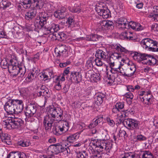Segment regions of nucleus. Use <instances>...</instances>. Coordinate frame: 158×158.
<instances>
[{
    "label": "nucleus",
    "mask_w": 158,
    "mask_h": 158,
    "mask_svg": "<svg viewBox=\"0 0 158 158\" xmlns=\"http://www.w3.org/2000/svg\"><path fill=\"white\" fill-rule=\"evenodd\" d=\"M61 123V125L54 127L52 129L53 133L57 136L60 135L68 131L69 127V122L66 120L62 121Z\"/></svg>",
    "instance_id": "nucleus-4"
},
{
    "label": "nucleus",
    "mask_w": 158,
    "mask_h": 158,
    "mask_svg": "<svg viewBox=\"0 0 158 158\" xmlns=\"http://www.w3.org/2000/svg\"><path fill=\"white\" fill-rule=\"evenodd\" d=\"M110 57L114 60L118 59V60L121 58V54L117 52H114L111 54Z\"/></svg>",
    "instance_id": "nucleus-44"
},
{
    "label": "nucleus",
    "mask_w": 158,
    "mask_h": 158,
    "mask_svg": "<svg viewBox=\"0 0 158 158\" xmlns=\"http://www.w3.org/2000/svg\"><path fill=\"white\" fill-rule=\"evenodd\" d=\"M39 1L38 0H35V1L32 2V4H34L33 5H34V8L36 9H39L40 8V5Z\"/></svg>",
    "instance_id": "nucleus-63"
},
{
    "label": "nucleus",
    "mask_w": 158,
    "mask_h": 158,
    "mask_svg": "<svg viewBox=\"0 0 158 158\" xmlns=\"http://www.w3.org/2000/svg\"><path fill=\"white\" fill-rule=\"evenodd\" d=\"M37 95L38 97L41 96H45V98L46 97L47 98L50 97V94L49 92L48 89H45L43 90H40L38 92Z\"/></svg>",
    "instance_id": "nucleus-28"
},
{
    "label": "nucleus",
    "mask_w": 158,
    "mask_h": 158,
    "mask_svg": "<svg viewBox=\"0 0 158 158\" xmlns=\"http://www.w3.org/2000/svg\"><path fill=\"white\" fill-rule=\"evenodd\" d=\"M68 22L69 25V27H70L72 29L74 26V20L72 17H69L68 18L67 22Z\"/></svg>",
    "instance_id": "nucleus-47"
},
{
    "label": "nucleus",
    "mask_w": 158,
    "mask_h": 158,
    "mask_svg": "<svg viewBox=\"0 0 158 158\" xmlns=\"http://www.w3.org/2000/svg\"><path fill=\"white\" fill-rule=\"evenodd\" d=\"M10 5L11 3L9 1H3L2 2V5L0 4V9H2L3 10H6Z\"/></svg>",
    "instance_id": "nucleus-40"
},
{
    "label": "nucleus",
    "mask_w": 158,
    "mask_h": 158,
    "mask_svg": "<svg viewBox=\"0 0 158 158\" xmlns=\"http://www.w3.org/2000/svg\"><path fill=\"white\" fill-rule=\"evenodd\" d=\"M106 119L107 123L111 127L114 126L115 122L113 120L111 119L109 117H107Z\"/></svg>",
    "instance_id": "nucleus-56"
},
{
    "label": "nucleus",
    "mask_w": 158,
    "mask_h": 158,
    "mask_svg": "<svg viewBox=\"0 0 158 158\" xmlns=\"http://www.w3.org/2000/svg\"><path fill=\"white\" fill-rule=\"evenodd\" d=\"M114 49L118 52H124L126 53H127L128 52V51L125 48L123 47L119 44H118V45H115L114 46Z\"/></svg>",
    "instance_id": "nucleus-33"
},
{
    "label": "nucleus",
    "mask_w": 158,
    "mask_h": 158,
    "mask_svg": "<svg viewBox=\"0 0 158 158\" xmlns=\"http://www.w3.org/2000/svg\"><path fill=\"white\" fill-rule=\"evenodd\" d=\"M26 69L25 66H19V73H20V77L21 78H25V74L26 72Z\"/></svg>",
    "instance_id": "nucleus-38"
},
{
    "label": "nucleus",
    "mask_w": 158,
    "mask_h": 158,
    "mask_svg": "<svg viewBox=\"0 0 158 158\" xmlns=\"http://www.w3.org/2000/svg\"><path fill=\"white\" fill-rule=\"evenodd\" d=\"M69 10L72 12L79 13L80 12L81 9L79 6L77 7L75 6L73 8H70Z\"/></svg>",
    "instance_id": "nucleus-50"
},
{
    "label": "nucleus",
    "mask_w": 158,
    "mask_h": 158,
    "mask_svg": "<svg viewBox=\"0 0 158 158\" xmlns=\"http://www.w3.org/2000/svg\"><path fill=\"white\" fill-rule=\"evenodd\" d=\"M145 95L144 96L145 99H152L153 96L151 94V91L146 92Z\"/></svg>",
    "instance_id": "nucleus-53"
},
{
    "label": "nucleus",
    "mask_w": 158,
    "mask_h": 158,
    "mask_svg": "<svg viewBox=\"0 0 158 158\" xmlns=\"http://www.w3.org/2000/svg\"><path fill=\"white\" fill-rule=\"evenodd\" d=\"M96 123L94 121L91 122L87 126V128L89 129H92L91 130L92 134L93 135L97 134L99 133L96 128H95L97 126Z\"/></svg>",
    "instance_id": "nucleus-24"
},
{
    "label": "nucleus",
    "mask_w": 158,
    "mask_h": 158,
    "mask_svg": "<svg viewBox=\"0 0 158 158\" xmlns=\"http://www.w3.org/2000/svg\"><path fill=\"white\" fill-rule=\"evenodd\" d=\"M103 60L102 59L97 58H96L94 60L96 65L99 67L103 65L104 63L102 61Z\"/></svg>",
    "instance_id": "nucleus-49"
},
{
    "label": "nucleus",
    "mask_w": 158,
    "mask_h": 158,
    "mask_svg": "<svg viewBox=\"0 0 158 158\" xmlns=\"http://www.w3.org/2000/svg\"><path fill=\"white\" fill-rule=\"evenodd\" d=\"M115 106L116 108H117L120 111L122 112L123 111V109H124V103L123 102H118L116 103Z\"/></svg>",
    "instance_id": "nucleus-41"
},
{
    "label": "nucleus",
    "mask_w": 158,
    "mask_h": 158,
    "mask_svg": "<svg viewBox=\"0 0 158 158\" xmlns=\"http://www.w3.org/2000/svg\"><path fill=\"white\" fill-rule=\"evenodd\" d=\"M61 82H60V80H59V81H56L54 86L56 90H59L61 89Z\"/></svg>",
    "instance_id": "nucleus-57"
},
{
    "label": "nucleus",
    "mask_w": 158,
    "mask_h": 158,
    "mask_svg": "<svg viewBox=\"0 0 158 158\" xmlns=\"http://www.w3.org/2000/svg\"><path fill=\"white\" fill-rule=\"evenodd\" d=\"M86 65L88 69L92 68L93 67L92 60H88L86 62Z\"/></svg>",
    "instance_id": "nucleus-61"
},
{
    "label": "nucleus",
    "mask_w": 158,
    "mask_h": 158,
    "mask_svg": "<svg viewBox=\"0 0 158 158\" xmlns=\"http://www.w3.org/2000/svg\"><path fill=\"white\" fill-rule=\"evenodd\" d=\"M0 137L2 142L7 139H10L9 135L6 133H3L2 131L0 130Z\"/></svg>",
    "instance_id": "nucleus-43"
},
{
    "label": "nucleus",
    "mask_w": 158,
    "mask_h": 158,
    "mask_svg": "<svg viewBox=\"0 0 158 158\" xmlns=\"http://www.w3.org/2000/svg\"><path fill=\"white\" fill-rule=\"evenodd\" d=\"M51 38H54V36L56 39H60L64 40L67 38V35L63 32L58 33L56 31L54 32V33L50 34Z\"/></svg>",
    "instance_id": "nucleus-21"
},
{
    "label": "nucleus",
    "mask_w": 158,
    "mask_h": 158,
    "mask_svg": "<svg viewBox=\"0 0 158 158\" xmlns=\"http://www.w3.org/2000/svg\"><path fill=\"white\" fill-rule=\"evenodd\" d=\"M70 85L68 84H65L62 89V92L64 94H66L69 91Z\"/></svg>",
    "instance_id": "nucleus-51"
},
{
    "label": "nucleus",
    "mask_w": 158,
    "mask_h": 158,
    "mask_svg": "<svg viewBox=\"0 0 158 158\" xmlns=\"http://www.w3.org/2000/svg\"><path fill=\"white\" fill-rule=\"evenodd\" d=\"M127 29H129L131 28L133 30H143L144 29L142 26L139 23L131 21L127 23Z\"/></svg>",
    "instance_id": "nucleus-19"
},
{
    "label": "nucleus",
    "mask_w": 158,
    "mask_h": 158,
    "mask_svg": "<svg viewBox=\"0 0 158 158\" xmlns=\"http://www.w3.org/2000/svg\"><path fill=\"white\" fill-rule=\"evenodd\" d=\"M19 92L20 93V94L22 95V96H26L27 95V92L26 89L24 88H23L19 90Z\"/></svg>",
    "instance_id": "nucleus-60"
},
{
    "label": "nucleus",
    "mask_w": 158,
    "mask_h": 158,
    "mask_svg": "<svg viewBox=\"0 0 158 158\" xmlns=\"http://www.w3.org/2000/svg\"><path fill=\"white\" fill-rule=\"evenodd\" d=\"M81 132H78L74 134H70L69 135L66 136V139L65 141L67 145H69V143L77 140L80 137Z\"/></svg>",
    "instance_id": "nucleus-14"
},
{
    "label": "nucleus",
    "mask_w": 158,
    "mask_h": 158,
    "mask_svg": "<svg viewBox=\"0 0 158 158\" xmlns=\"http://www.w3.org/2000/svg\"><path fill=\"white\" fill-rule=\"evenodd\" d=\"M70 79L72 81L77 83L80 82L82 80V77L79 72H72L70 75Z\"/></svg>",
    "instance_id": "nucleus-18"
},
{
    "label": "nucleus",
    "mask_w": 158,
    "mask_h": 158,
    "mask_svg": "<svg viewBox=\"0 0 158 158\" xmlns=\"http://www.w3.org/2000/svg\"><path fill=\"white\" fill-rule=\"evenodd\" d=\"M23 123L21 119H13L11 117H8L7 119L3 121V124L6 125L8 129L18 128L20 127Z\"/></svg>",
    "instance_id": "nucleus-3"
},
{
    "label": "nucleus",
    "mask_w": 158,
    "mask_h": 158,
    "mask_svg": "<svg viewBox=\"0 0 158 158\" xmlns=\"http://www.w3.org/2000/svg\"><path fill=\"white\" fill-rule=\"evenodd\" d=\"M37 105L34 103H30L28 105L25 112L27 116L31 117L35 113L37 109Z\"/></svg>",
    "instance_id": "nucleus-10"
},
{
    "label": "nucleus",
    "mask_w": 158,
    "mask_h": 158,
    "mask_svg": "<svg viewBox=\"0 0 158 158\" xmlns=\"http://www.w3.org/2000/svg\"><path fill=\"white\" fill-rule=\"evenodd\" d=\"M139 158H153V156L149 151H145L140 153Z\"/></svg>",
    "instance_id": "nucleus-26"
},
{
    "label": "nucleus",
    "mask_w": 158,
    "mask_h": 158,
    "mask_svg": "<svg viewBox=\"0 0 158 158\" xmlns=\"http://www.w3.org/2000/svg\"><path fill=\"white\" fill-rule=\"evenodd\" d=\"M155 42V41L152 39L149 38H146L142 40L140 43L142 45L145 46L146 49L148 48V50L152 51L153 48L152 47L154 46Z\"/></svg>",
    "instance_id": "nucleus-13"
},
{
    "label": "nucleus",
    "mask_w": 158,
    "mask_h": 158,
    "mask_svg": "<svg viewBox=\"0 0 158 158\" xmlns=\"http://www.w3.org/2000/svg\"><path fill=\"white\" fill-rule=\"evenodd\" d=\"M153 46L154 47H153L152 51L158 52V43L157 42L155 41Z\"/></svg>",
    "instance_id": "nucleus-64"
},
{
    "label": "nucleus",
    "mask_w": 158,
    "mask_h": 158,
    "mask_svg": "<svg viewBox=\"0 0 158 158\" xmlns=\"http://www.w3.org/2000/svg\"><path fill=\"white\" fill-rule=\"evenodd\" d=\"M96 10L100 16H102L104 19L108 18L110 15V13L109 10L106 7H100L99 6L96 8Z\"/></svg>",
    "instance_id": "nucleus-9"
},
{
    "label": "nucleus",
    "mask_w": 158,
    "mask_h": 158,
    "mask_svg": "<svg viewBox=\"0 0 158 158\" xmlns=\"http://www.w3.org/2000/svg\"><path fill=\"white\" fill-rule=\"evenodd\" d=\"M91 76V79L95 82H97L98 81H99L100 80V74L99 73H93Z\"/></svg>",
    "instance_id": "nucleus-45"
},
{
    "label": "nucleus",
    "mask_w": 158,
    "mask_h": 158,
    "mask_svg": "<svg viewBox=\"0 0 158 158\" xmlns=\"http://www.w3.org/2000/svg\"><path fill=\"white\" fill-rule=\"evenodd\" d=\"M10 98L8 99L9 100L7 101L4 106V108L7 114H16V111L14 104H13V101Z\"/></svg>",
    "instance_id": "nucleus-8"
},
{
    "label": "nucleus",
    "mask_w": 158,
    "mask_h": 158,
    "mask_svg": "<svg viewBox=\"0 0 158 158\" xmlns=\"http://www.w3.org/2000/svg\"><path fill=\"white\" fill-rule=\"evenodd\" d=\"M122 70H123V69H122L121 70L120 67L118 70L119 71H118V72L120 73L119 74L120 75H122L123 77H129L131 76V75L130 74H126V72H125L123 71Z\"/></svg>",
    "instance_id": "nucleus-55"
},
{
    "label": "nucleus",
    "mask_w": 158,
    "mask_h": 158,
    "mask_svg": "<svg viewBox=\"0 0 158 158\" xmlns=\"http://www.w3.org/2000/svg\"><path fill=\"white\" fill-rule=\"evenodd\" d=\"M150 55L146 54L145 53H141L140 57V61L143 60H147V58H149Z\"/></svg>",
    "instance_id": "nucleus-58"
},
{
    "label": "nucleus",
    "mask_w": 158,
    "mask_h": 158,
    "mask_svg": "<svg viewBox=\"0 0 158 158\" xmlns=\"http://www.w3.org/2000/svg\"><path fill=\"white\" fill-rule=\"evenodd\" d=\"M35 0H21V2L23 3L24 8L27 9L30 8L32 4V2Z\"/></svg>",
    "instance_id": "nucleus-30"
},
{
    "label": "nucleus",
    "mask_w": 158,
    "mask_h": 158,
    "mask_svg": "<svg viewBox=\"0 0 158 158\" xmlns=\"http://www.w3.org/2000/svg\"><path fill=\"white\" fill-rule=\"evenodd\" d=\"M0 66L2 68L4 69L8 68V69L9 65L10 64V62L9 64L8 63L7 60L6 59L2 60L0 62Z\"/></svg>",
    "instance_id": "nucleus-35"
},
{
    "label": "nucleus",
    "mask_w": 158,
    "mask_h": 158,
    "mask_svg": "<svg viewBox=\"0 0 158 158\" xmlns=\"http://www.w3.org/2000/svg\"><path fill=\"white\" fill-rule=\"evenodd\" d=\"M125 127L131 130H138L139 129L140 123L139 121L135 119L127 118L126 119Z\"/></svg>",
    "instance_id": "nucleus-6"
},
{
    "label": "nucleus",
    "mask_w": 158,
    "mask_h": 158,
    "mask_svg": "<svg viewBox=\"0 0 158 158\" xmlns=\"http://www.w3.org/2000/svg\"><path fill=\"white\" fill-rule=\"evenodd\" d=\"M153 14L150 15V17H152L155 21H158V6H153Z\"/></svg>",
    "instance_id": "nucleus-32"
},
{
    "label": "nucleus",
    "mask_w": 158,
    "mask_h": 158,
    "mask_svg": "<svg viewBox=\"0 0 158 158\" xmlns=\"http://www.w3.org/2000/svg\"><path fill=\"white\" fill-rule=\"evenodd\" d=\"M96 139L91 140L90 144H92L94 146H96V148H99L98 152H102L106 151V152H110V151L112 148V144L106 140L105 139H98L97 141L94 142Z\"/></svg>",
    "instance_id": "nucleus-2"
},
{
    "label": "nucleus",
    "mask_w": 158,
    "mask_h": 158,
    "mask_svg": "<svg viewBox=\"0 0 158 158\" xmlns=\"http://www.w3.org/2000/svg\"><path fill=\"white\" fill-rule=\"evenodd\" d=\"M127 23L128 22L127 21L126 19L124 18H121L118 19L117 22L116 23V26L117 28L125 29L127 28Z\"/></svg>",
    "instance_id": "nucleus-15"
},
{
    "label": "nucleus",
    "mask_w": 158,
    "mask_h": 158,
    "mask_svg": "<svg viewBox=\"0 0 158 158\" xmlns=\"http://www.w3.org/2000/svg\"><path fill=\"white\" fill-rule=\"evenodd\" d=\"M48 150L55 154H57L64 151V148L59 143L51 145L48 147Z\"/></svg>",
    "instance_id": "nucleus-11"
},
{
    "label": "nucleus",
    "mask_w": 158,
    "mask_h": 158,
    "mask_svg": "<svg viewBox=\"0 0 158 158\" xmlns=\"http://www.w3.org/2000/svg\"><path fill=\"white\" fill-rule=\"evenodd\" d=\"M136 71V68L134 65H131V67L128 68L126 70V74H129L131 75V76L128 77H130L133 76Z\"/></svg>",
    "instance_id": "nucleus-34"
},
{
    "label": "nucleus",
    "mask_w": 158,
    "mask_h": 158,
    "mask_svg": "<svg viewBox=\"0 0 158 158\" xmlns=\"http://www.w3.org/2000/svg\"><path fill=\"white\" fill-rule=\"evenodd\" d=\"M97 35L95 34H91L89 36V40L91 41H95L97 39Z\"/></svg>",
    "instance_id": "nucleus-59"
},
{
    "label": "nucleus",
    "mask_w": 158,
    "mask_h": 158,
    "mask_svg": "<svg viewBox=\"0 0 158 158\" xmlns=\"http://www.w3.org/2000/svg\"><path fill=\"white\" fill-rule=\"evenodd\" d=\"M14 158H27L26 154L23 152H17L14 154Z\"/></svg>",
    "instance_id": "nucleus-37"
},
{
    "label": "nucleus",
    "mask_w": 158,
    "mask_h": 158,
    "mask_svg": "<svg viewBox=\"0 0 158 158\" xmlns=\"http://www.w3.org/2000/svg\"><path fill=\"white\" fill-rule=\"evenodd\" d=\"M10 61V64L9 67L8 71L11 76L15 77L19 74V66L15 60L11 59Z\"/></svg>",
    "instance_id": "nucleus-5"
},
{
    "label": "nucleus",
    "mask_w": 158,
    "mask_h": 158,
    "mask_svg": "<svg viewBox=\"0 0 158 158\" xmlns=\"http://www.w3.org/2000/svg\"><path fill=\"white\" fill-rule=\"evenodd\" d=\"M133 54V57L135 60L138 61H140L141 53L134 52Z\"/></svg>",
    "instance_id": "nucleus-46"
},
{
    "label": "nucleus",
    "mask_w": 158,
    "mask_h": 158,
    "mask_svg": "<svg viewBox=\"0 0 158 158\" xmlns=\"http://www.w3.org/2000/svg\"><path fill=\"white\" fill-rule=\"evenodd\" d=\"M66 10V9L64 8L61 10L56 11L54 13V15L56 18L59 19L64 18L67 14Z\"/></svg>",
    "instance_id": "nucleus-16"
},
{
    "label": "nucleus",
    "mask_w": 158,
    "mask_h": 158,
    "mask_svg": "<svg viewBox=\"0 0 158 158\" xmlns=\"http://www.w3.org/2000/svg\"><path fill=\"white\" fill-rule=\"evenodd\" d=\"M117 121L119 124L123 123L125 127V126L126 123H125V122H126V119H123V118L118 117Z\"/></svg>",
    "instance_id": "nucleus-62"
},
{
    "label": "nucleus",
    "mask_w": 158,
    "mask_h": 158,
    "mask_svg": "<svg viewBox=\"0 0 158 158\" xmlns=\"http://www.w3.org/2000/svg\"><path fill=\"white\" fill-rule=\"evenodd\" d=\"M78 158H89L87 153L85 151H84L82 152H80L77 154V156Z\"/></svg>",
    "instance_id": "nucleus-42"
},
{
    "label": "nucleus",
    "mask_w": 158,
    "mask_h": 158,
    "mask_svg": "<svg viewBox=\"0 0 158 158\" xmlns=\"http://www.w3.org/2000/svg\"><path fill=\"white\" fill-rule=\"evenodd\" d=\"M12 100L16 111V114H18L22 112L23 109V102L22 100L18 99H12Z\"/></svg>",
    "instance_id": "nucleus-12"
},
{
    "label": "nucleus",
    "mask_w": 158,
    "mask_h": 158,
    "mask_svg": "<svg viewBox=\"0 0 158 158\" xmlns=\"http://www.w3.org/2000/svg\"><path fill=\"white\" fill-rule=\"evenodd\" d=\"M147 64L151 65H158V58L156 59L150 55L148 58V61L147 62Z\"/></svg>",
    "instance_id": "nucleus-29"
},
{
    "label": "nucleus",
    "mask_w": 158,
    "mask_h": 158,
    "mask_svg": "<svg viewBox=\"0 0 158 158\" xmlns=\"http://www.w3.org/2000/svg\"><path fill=\"white\" fill-rule=\"evenodd\" d=\"M103 25H104L105 27L108 28L109 29H113L114 28L113 23L111 21H104L103 22Z\"/></svg>",
    "instance_id": "nucleus-39"
},
{
    "label": "nucleus",
    "mask_w": 158,
    "mask_h": 158,
    "mask_svg": "<svg viewBox=\"0 0 158 158\" xmlns=\"http://www.w3.org/2000/svg\"><path fill=\"white\" fill-rule=\"evenodd\" d=\"M105 97V95L102 93L99 94L95 98V102L98 106L100 105L103 102V99Z\"/></svg>",
    "instance_id": "nucleus-25"
},
{
    "label": "nucleus",
    "mask_w": 158,
    "mask_h": 158,
    "mask_svg": "<svg viewBox=\"0 0 158 158\" xmlns=\"http://www.w3.org/2000/svg\"><path fill=\"white\" fill-rule=\"evenodd\" d=\"M61 28H62L61 27H60L59 24L53 23L51 25L50 30H60Z\"/></svg>",
    "instance_id": "nucleus-54"
},
{
    "label": "nucleus",
    "mask_w": 158,
    "mask_h": 158,
    "mask_svg": "<svg viewBox=\"0 0 158 158\" xmlns=\"http://www.w3.org/2000/svg\"><path fill=\"white\" fill-rule=\"evenodd\" d=\"M68 48L65 45L59 44L55 48V52L57 53V56H62L64 57L68 56Z\"/></svg>",
    "instance_id": "nucleus-7"
},
{
    "label": "nucleus",
    "mask_w": 158,
    "mask_h": 158,
    "mask_svg": "<svg viewBox=\"0 0 158 158\" xmlns=\"http://www.w3.org/2000/svg\"><path fill=\"white\" fill-rule=\"evenodd\" d=\"M42 75L44 80L50 79L54 77L53 72L52 70H50L48 72L43 73Z\"/></svg>",
    "instance_id": "nucleus-27"
},
{
    "label": "nucleus",
    "mask_w": 158,
    "mask_h": 158,
    "mask_svg": "<svg viewBox=\"0 0 158 158\" xmlns=\"http://www.w3.org/2000/svg\"><path fill=\"white\" fill-rule=\"evenodd\" d=\"M36 13V10L35 9L31 10L26 13L25 18L28 20L31 19L35 16Z\"/></svg>",
    "instance_id": "nucleus-23"
},
{
    "label": "nucleus",
    "mask_w": 158,
    "mask_h": 158,
    "mask_svg": "<svg viewBox=\"0 0 158 158\" xmlns=\"http://www.w3.org/2000/svg\"><path fill=\"white\" fill-rule=\"evenodd\" d=\"M17 144L22 147H27L31 144V143L29 139H24L18 141Z\"/></svg>",
    "instance_id": "nucleus-31"
},
{
    "label": "nucleus",
    "mask_w": 158,
    "mask_h": 158,
    "mask_svg": "<svg viewBox=\"0 0 158 158\" xmlns=\"http://www.w3.org/2000/svg\"><path fill=\"white\" fill-rule=\"evenodd\" d=\"M93 90V88L91 87H89L86 89L84 93L85 96L87 97L91 95V92Z\"/></svg>",
    "instance_id": "nucleus-48"
},
{
    "label": "nucleus",
    "mask_w": 158,
    "mask_h": 158,
    "mask_svg": "<svg viewBox=\"0 0 158 158\" xmlns=\"http://www.w3.org/2000/svg\"><path fill=\"white\" fill-rule=\"evenodd\" d=\"M95 56L96 58H101L105 60L106 59L107 55L106 52L101 50L98 49L96 52Z\"/></svg>",
    "instance_id": "nucleus-22"
},
{
    "label": "nucleus",
    "mask_w": 158,
    "mask_h": 158,
    "mask_svg": "<svg viewBox=\"0 0 158 158\" xmlns=\"http://www.w3.org/2000/svg\"><path fill=\"white\" fill-rule=\"evenodd\" d=\"M133 32L127 30L124 32H122L119 35V37L122 40H133L134 39L133 36Z\"/></svg>",
    "instance_id": "nucleus-17"
},
{
    "label": "nucleus",
    "mask_w": 158,
    "mask_h": 158,
    "mask_svg": "<svg viewBox=\"0 0 158 158\" xmlns=\"http://www.w3.org/2000/svg\"><path fill=\"white\" fill-rule=\"evenodd\" d=\"M48 16L46 13H44L41 15V17H40L39 21V26H38L39 29H41V28H44V26L47 23V21L48 19Z\"/></svg>",
    "instance_id": "nucleus-20"
},
{
    "label": "nucleus",
    "mask_w": 158,
    "mask_h": 158,
    "mask_svg": "<svg viewBox=\"0 0 158 158\" xmlns=\"http://www.w3.org/2000/svg\"><path fill=\"white\" fill-rule=\"evenodd\" d=\"M63 110L59 107H51L48 111L49 114L44 117L43 127L47 132L51 131L54 121H61L63 118Z\"/></svg>",
    "instance_id": "nucleus-1"
},
{
    "label": "nucleus",
    "mask_w": 158,
    "mask_h": 158,
    "mask_svg": "<svg viewBox=\"0 0 158 158\" xmlns=\"http://www.w3.org/2000/svg\"><path fill=\"white\" fill-rule=\"evenodd\" d=\"M136 140L138 141H144L147 140V138L142 135H139L137 136Z\"/></svg>",
    "instance_id": "nucleus-52"
},
{
    "label": "nucleus",
    "mask_w": 158,
    "mask_h": 158,
    "mask_svg": "<svg viewBox=\"0 0 158 158\" xmlns=\"http://www.w3.org/2000/svg\"><path fill=\"white\" fill-rule=\"evenodd\" d=\"M122 112H123L125 117H127L130 114H134V109L131 108H129L128 109L124 108Z\"/></svg>",
    "instance_id": "nucleus-36"
}]
</instances>
